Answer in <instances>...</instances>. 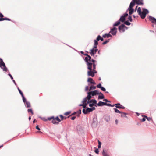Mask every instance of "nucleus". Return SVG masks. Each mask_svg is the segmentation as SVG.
<instances>
[{
    "label": "nucleus",
    "mask_w": 156,
    "mask_h": 156,
    "mask_svg": "<svg viewBox=\"0 0 156 156\" xmlns=\"http://www.w3.org/2000/svg\"><path fill=\"white\" fill-rule=\"evenodd\" d=\"M87 56L85 58V60L87 62V69L89 70L87 72V74L88 76L93 77L94 74L97 73L96 70V64L97 61L93 59H91V57L87 54H84Z\"/></svg>",
    "instance_id": "f257e3e1"
},
{
    "label": "nucleus",
    "mask_w": 156,
    "mask_h": 156,
    "mask_svg": "<svg viewBox=\"0 0 156 156\" xmlns=\"http://www.w3.org/2000/svg\"><path fill=\"white\" fill-rule=\"evenodd\" d=\"M48 120H52V122L54 124H58L59 122L61 121L60 119L58 116L55 118L53 116L49 117L48 118Z\"/></svg>",
    "instance_id": "f03ea898"
},
{
    "label": "nucleus",
    "mask_w": 156,
    "mask_h": 156,
    "mask_svg": "<svg viewBox=\"0 0 156 156\" xmlns=\"http://www.w3.org/2000/svg\"><path fill=\"white\" fill-rule=\"evenodd\" d=\"M149 12L148 10L145 9H143V11L141 12L140 14H139L141 18L142 19H144L145 17L147 14Z\"/></svg>",
    "instance_id": "7ed1b4c3"
},
{
    "label": "nucleus",
    "mask_w": 156,
    "mask_h": 156,
    "mask_svg": "<svg viewBox=\"0 0 156 156\" xmlns=\"http://www.w3.org/2000/svg\"><path fill=\"white\" fill-rule=\"evenodd\" d=\"M0 67L4 71H7V69L5 66V63L2 58H0Z\"/></svg>",
    "instance_id": "20e7f679"
},
{
    "label": "nucleus",
    "mask_w": 156,
    "mask_h": 156,
    "mask_svg": "<svg viewBox=\"0 0 156 156\" xmlns=\"http://www.w3.org/2000/svg\"><path fill=\"white\" fill-rule=\"evenodd\" d=\"M97 105L98 106H102L103 105H107L108 106L113 107L114 106V105H112L110 104L107 103L105 102H104L100 101L97 104Z\"/></svg>",
    "instance_id": "39448f33"
},
{
    "label": "nucleus",
    "mask_w": 156,
    "mask_h": 156,
    "mask_svg": "<svg viewBox=\"0 0 156 156\" xmlns=\"http://www.w3.org/2000/svg\"><path fill=\"white\" fill-rule=\"evenodd\" d=\"M98 51V49H97V47L95 46L94 48L90 50V53L91 56H94V54L96 53Z\"/></svg>",
    "instance_id": "423d86ee"
},
{
    "label": "nucleus",
    "mask_w": 156,
    "mask_h": 156,
    "mask_svg": "<svg viewBox=\"0 0 156 156\" xmlns=\"http://www.w3.org/2000/svg\"><path fill=\"white\" fill-rule=\"evenodd\" d=\"M127 28V27L125 26L124 24H122L121 26H119V30L120 32H124L125 30L124 28Z\"/></svg>",
    "instance_id": "0eeeda50"
},
{
    "label": "nucleus",
    "mask_w": 156,
    "mask_h": 156,
    "mask_svg": "<svg viewBox=\"0 0 156 156\" xmlns=\"http://www.w3.org/2000/svg\"><path fill=\"white\" fill-rule=\"evenodd\" d=\"M117 31V28L114 27L111 30V31H110V33H111L112 35H114L116 34Z\"/></svg>",
    "instance_id": "6e6552de"
},
{
    "label": "nucleus",
    "mask_w": 156,
    "mask_h": 156,
    "mask_svg": "<svg viewBox=\"0 0 156 156\" xmlns=\"http://www.w3.org/2000/svg\"><path fill=\"white\" fill-rule=\"evenodd\" d=\"M134 3L138 5H143L144 3L143 0H133Z\"/></svg>",
    "instance_id": "1a4fd4ad"
},
{
    "label": "nucleus",
    "mask_w": 156,
    "mask_h": 156,
    "mask_svg": "<svg viewBox=\"0 0 156 156\" xmlns=\"http://www.w3.org/2000/svg\"><path fill=\"white\" fill-rule=\"evenodd\" d=\"M128 15L127 13L125 14L123 16H122L120 18L119 21L122 22H124L125 20V18Z\"/></svg>",
    "instance_id": "9d476101"
},
{
    "label": "nucleus",
    "mask_w": 156,
    "mask_h": 156,
    "mask_svg": "<svg viewBox=\"0 0 156 156\" xmlns=\"http://www.w3.org/2000/svg\"><path fill=\"white\" fill-rule=\"evenodd\" d=\"M113 105H114L115 106V107L118 108H122V109H125V107L123 106L122 105H121L120 103H117Z\"/></svg>",
    "instance_id": "9b49d317"
},
{
    "label": "nucleus",
    "mask_w": 156,
    "mask_h": 156,
    "mask_svg": "<svg viewBox=\"0 0 156 156\" xmlns=\"http://www.w3.org/2000/svg\"><path fill=\"white\" fill-rule=\"evenodd\" d=\"M92 112L91 109L89 108H87L86 110H85L84 109H83V113L85 114H87L88 112Z\"/></svg>",
    "instance_id": "f8f14e48"
},
{
    "label": "nucleus",
    "mask_w": 156,
    "mask_h": 156,
    "mask_svg": "<svg viewBox=\"0 0 156 156\" xmlns=\"http://www.w3.org/2000/svg\"><path fill=\"white\" fill-rule=\"evenodd\" d=\"M81 110L80 109L77 112H74V113H72L70 115L68 116V118H69V117L70 116L75 115L77 114H78L77 115L78 116H80V115L81 114Z\"/></svg>",
    "instance_id": "ddd939ff"
},
{
    "label": "nucleus",
    "mask_w": 156,
    "mask_h": 156,
    "mask_svg": "<svg viewBox=\"0 0 156 156\" xmlns=\"http://www.w3.org/2000/svg\"><path fill=\"white\" fill-rule=\"evenodd\" d=\"M90 93H91V95L92 96H94V95H96L97 94H99V93L98 91L95 90L93 91L90 92Z\"/></svg>",
    "instance_id": "4468645a"
},
{
    "label": "nucleus",
    "mask_w": 156,
    "mask_h": 156,
    "mask_svg": "<svg viewBox=\"0 0 156 156\" xmlns=\"http://www.w3.org/2000/svg\"><path fill=\"white\" fill-rule=\"evenodd\" d=\"M87 82H90L91 84H95L96 83L94 82V80H93V79L91 78H89L87 79Z\"/></svg>",
    "instance_id": "2eb2a0df"
},
{
    "label": "nucleus",
    "mask_w": 156,
    "mask_h": 156,
    "mask_svg": "<svg viewBox=\"0 0 156 156\" xmlns=\"http://www.w3.org/2000/svg\"><path fill=\"white\" fill-rule=\"evenodd\" d=\"M103 37L104 38H105L106 37L108 38L109 37H112V36L109 33H108L105 34L103 36Z\"/></svg>",
    "instance_id": "dca6fc26"
},
{
    "label": "nucleus",
    "mask_w": 156,
    "mask_h": 156,
    "mask_svg": "<svg viewBox=\"0 0 156 156\" xmlns=\"http://www.w3.org/2000/svg\"><path fill=\"white\" fill-rule=\"evenodd\" d=\"M91 93H90L89 92L88 93V95L86 98L88 100H89L90 99L91 97Z\"/></svg>",
    "instance_id": "f3484780"
},
{
    "label": "nucleus",
    "mask_w": 156,
    "mask_h": 156,
    "mask_svg": "<svg viewBox=\"0 0 156 156\" xmlns=\"http://www.w3.org/2000/svg\"><path fill=\"white\" fill-rule=\"evenodd\" d=\"M135 3H134L133 2H131L130 3V5L129 8L133 9V7L135 5Z\"/></svg>",
    "instance_id": "a211bd4d"
},
{
    "label": "nucleus",
    "mask_w": 156,
    "mask_h": 156,
    "mask_svg": "<svg viewBox=\"0 0 156 156\" xmlns=\"http://www.w3.org/2000/svg\"><path fill=\"white\" fill-rule=\"evenodd\" d=\"M99 94H100L101 95H99L98 96V99H102L104 98V96L103 95V94L101 92H100L99 93Z\"/></svg>",
    "instance_id": "6ab92c4d"
},
{
    "label": "nucleus",
    "mask_w": 156,
    "mask_h": 156,
    "mask_svg": "<svg viewBox=\"0 0 156 156\" xmlns=\"http://www.w3.org/2000/svg\"><path fill=\"white\" fill-rule=\"evenodd\" d=\"M8 20V21H10L11 20L10 19L8 18H0V21H2L3 20Z\"/></svg>",
    "instance_id": "aec40b11"
},
{
    "label": "nucleus",
    "mask_w": 156,
    "mask_h": 156,
    "mask_svg": "<svg viewBox=\"0 0 156 156\" xmlns=\"http://www.w3.org/2000/svg\"><path fill=\"white\" fill-rule=\"evenodd\" d=\"M128 10L129 11V14L130 15L132 14L133 12L134 9H133L128 8Z\"/></svg>",
    "instance_id": "412c9836"
},
{
    "label": "nucleus",
    "mask_w": 156,
    "mask_h": 156,
    "mask_svg": "<svg viewBox=\"0 0 156 156\" xmlns=\"http://www.w3.org/2000/svg\"><path fill=\"white\" fill-rule=\"evenodd\" d=\"M101 40V41H102L104 40V39L102 38L100 35H98L97 38V40Z\"/></svg>",
    "instance_id": "4be33fe9"
},
{
    "label": "nucleus",
    "mask_w": 156,
    "mask_h": 156,
    "mask_svg": "<svg viewBox=\"0 0 156 156\" xmlns=\"http://www.w3.org/2000/svg\"><path fill=\"white\" fill-rule=\"evenodd\" d=\"M87 105V103H83V104H80L79 105L80 106H82L83 108H86V106Z\"/></svg>",
    "instance_id": "5701e85b"
},
{
    "label": "nucleus",
    "mask_w": 156,
    "mask_h": 156,
    "mask_svg": "<svg viewBox=\"0 0 156 156\" xmlns=\"http://www.w3.org/2000/svg\"><path fill=\"white\" fill-rule=\"evenodd\" d=\"M26 104V106L27 108H30L31 107L30 103L28 102H26L25 103Z\"/></svg>",
    "instance_id": "b1692460"
},
{
    "label": "nucleus",
    "mask_w": 156,
    "mask_h": 156,
    "mask_svg": "<svg viewBox=\"0 0 156 156\" xmlns=\"http://www.w3.org/2000/svg\"><path fill=\"white\" fill-rule=\"evenodd\" d=\"M121 114V117H126V113L124 112H121V113H120Z\"/></svg>",
    "instance_id": "393cba45"
},
{
    "label": "nucleus",
    "mask_w": 156,
    "mask_h": 156,
    "mask_svg": "<svg viewBox=\"0 0 156 156\" xmlns=\"http://www.w3.org/2000/svg\"><path fill=\"white\" fill-rule=\"evenodd\" d=\"M59 116L60 117V118H61V120H60L61 121V120H63V119H66L67 117H64V116H63L62 115H59Z\"/></svg>",
    "instance_id": "a878e982"
},
{
    "label": "nucleus",
    "mask_w": 156,
    "mask_h": 156,
    "mask_svg": "<svg viewBox=\"0 0 156 156\" xmlns=\"http://www.w3.org/2000/svg\"><path fill=\"white\" fill-rule=\"evenodd\" d=\"M120 21H118L116 22L113 25L114 26H117L120 24Z\"/></svg>",
    "instance_id": "bb28decb"
},
{
    "label": "nucleus",
    "mask_w": 156,
    "mask_h": 156,
    "mask_svg": "<svg viewBox=\"0 0 156 156\" xmlns=\"http://www.w3.org/2000/svg\"><path fill=\"white\" fill-rule=\"evenodd\" d=\"M96 88V87L95 86H91L89 90L90 91L92 89H95Z\"/></svg>",
    "instance_id": "cd10ccee"
},
{
    "label": "nucleus",
    "mask_w": 156,
    "mask_h": 156,
    "mask_svg": "<svg viewBox=\"0 0 156 156\" xmlns=\"http://www.w3.org/2000/svg\"><path fill=\"white\" fill-rule=\"evenodd\" d=\"M90 103H93L94 104H96L97 101L95 99H92L90 100Z\"/></svg>",
    "instance_id": "c85d7f7f"
},
{
    "label": "nucleus",
    "mask_w": 156,
    "mask_h": 156,
    "mask_svg": "<svg viewBox=\"0 0 156 156\" xmlns=\"http://www.w3.org/2000/svg\"><path fill=\"white\" fill-rule=\"evenodd\" d=\"M113 109H114L115 112L116 113H121V112L117 108H113Z\"/></svg>",
    "instance_id": "c756f323"
},
{
    "label": "nucleus",
    "mask_w": 156,
    "mask_h": 156,
    "mask_svg": "<svg viewBox=\"0 0 156 156\" xmlns=\"http://www.w3.org/2000/svg\"><path fill=\"white\" fill-rule=\"evenodd\" d=\"M102 155L103 156H109L106 152H105L104 150H103L102 152Z\"/></svg>",
    "instance_id": "7c9ffc66"
},
{
    "label": "nucleus",
    "mask_w": 156,
    "mask_h": 156,
    "mask_svg": "<svg viewBox=\"0 0 156 156\" xmlns=\"http://www.w3.org/2000/svg\"><path fill=\"white\" fill-rule=\"evenodd\" d=\"M28 112H31V115H33L34 114V113L33 112L32 110L31 109H28Z\"/></svg>",
    "instance_id": "2f4dec72"
},
{
    "label": "nucleus",
    "mask_w": 156,
    "mask_h": 156,
    "mask_svg": "<svg viewBox=\"0 0 156 156\" xmlns=\"http://www.w3.org/2000/svg\"><path fill=\"white\" fill-rule=\"evenodd\" d=\"M98 41H99V40H97V38L96 39V40H94V45L95 46H97L98 45Z\"/></svg>",
    "instance_id": "473e14b6"
},
{
    "label": "nucleus",
    "mask_w": 156,
    "mask_h": 156,
    "mask_svg": "<svg viewBox=\"0 0 156 156\" xmlns=\"http://www.w3.org/2000/svg\"><path fill=\"white\" fill-rule=\"evenodd\" d=\"M141 12V8L139 7L138 8L137 12L138 13V14H140Z\"/></svg>",
    "instance_id": "72a5a7b5"
},
{
    "label": "nucleus",
    "mask_w": 156,
    "mask_h": 156,
    "mask_svg": "<svg viewBox=\"0 0 156 156\" xmlns=\"http://www.w3.org/2000/svg\"><path fill=\"white\" fill-rule=\"evenodd\" d=\"M146 117V119L148 121H150L152 120V119L151 117H148L147 116H145Z\"/></svg>",
    "instance_id": "f704fd0d"
},
{
    "label": "nucleus",
    "mask_w": 156,
    "mask_h": 156,
    "mask_svg": "<svg viewBox=\"0 0 156 156\" xmlns=\"http://www.w3.org/2000/svg\"><path fill=\"white\" fill-rule=\"evenodd\" d=\"M124 24L127 25H129L130 24V23L128 21H126L124 22Z\"/></svg>",
    "instance_id": "c9c22d12"
},
{
    "label": "nucleus",
    "mask_w": 156,
    "mask_h": 156,
    "mask_svg": "<svg viewBox=\"0 0 156 156\" xmlns=\"http://www.w3.org/2000/svg\"><path fill=\"white\" fill-rule=\"evenodd\" d=\"M71 113V112H66L65 113H64V115H69V114H70Z\"/></svg>",
    "instance_id": "e433bc0d"
},
{
    "label": "nucleus",
    "mask_w": 156,
    "mask_h": 156,
    "mask_svg": "<svg viewBox=\"0 0 156 156\" xmlns=\"http://www.w3.org/2000/svg\"><path fill=\"white\" fill-rule=\"evenodd\" d=\"M87 99L86 98H84L82 101L83 103H87Z\"/></svg>",
    "instance_id": "4c0bfd02"
},
{
    "label": "nucleus",
    "mask_w": 156,
    "mask_h": 156,
    "mask_svg": "<svg viewBox=\"0 0 156 156\" xmlns=\"http://www.w3.org/2000/svg\"><path fill=\"white\" fill-rule=\"evenodd\" d=\"M22 96V97L23 98V102L24 103H25V102H27L26 101V99L24 97V95H23V96Z\"/></svg>",
    "instance_id": "58836bf2"
},
{
    "label": "nucleus",
    "mask_w": 156,
    "mask_h": 156,
    "mask_svg": "<svg viewBox=\"0 0 156 156\" xmlns=\"http://www.w3.org/2000/svg\"><path fill=\"white\" fill-rule=\"evenodd\" d=\"M145 115L143 116V118L142 119V121L143 122H144L146 120V117H145Z\"/></svg>",
    "instance_id": "ea45409f"
},
{
    "label": "nucleus",
    "mask_w": 156,
    "mask_h": 156,
    "mask_svg": "<svg viewBox=\"0 0 156 156\" xmlns=\"http://www.w3.org/2000/svg\"><path fill=\"white\" fill-rule=\"evenodd\" d=\"M98 148H100L101 147V143L99 140H98Z\"/></svg>",
    "instance_id": "a19ab883"
},
{
    "label": "nucleus",
    "mask_w": 156,
    "mask_h": 156,
    "mask_svg": "<svg viewBox=\"0 0 156 156\" xmlns=\"http://www.w3.org/2000/svg\"><path fill=\"white\" fill-rule=\"evenodd\" d=\"M18 90H19V93H20V94L22 96L23 95V93L21 91L19 88H18Z\"/></svg>",
    "instance_id": "79ce46f5"
},
{
    "label": "nucleus",
    "mask_w": 156,
    "mask_h": 156,
    "mask_svg": "<svg viewBox=\"0 0 156 156\" xmlns=\"http://www.w3.org/2000/svg\"><path fill=\"white\" fill-rule=\"evenodd\" d=\"M109 40H107V41H105V42H103L102 43V44L103 45L105 44H106L107 43L109 42Z\"/></svg>",
    "instance_id": "37998d69"
},
{
    "label": "nucleus",
    "mask_w": 156,
    "mask_h": 156,
    "mask_svg": "<svg viewBox=\"0 0 156 156\" xmlns=\"http://www.w3.org/2000/svg\"><path fill=\"white\" fill-rule=\"evenodd\" d=\"M97 87L98 88H101L102 87L100 83L97 85Z\"/></svg>",
    "instance_id": "c03bdc74"
},
{
    "label": "nucleus",
    "mask_w": 156,
    "mask_h": 156,
    "mask_svg": "<svg viewBox=\"0 0 156 156\" xmlns=\"http://www.w3.org/2000/svg\"><path fill=\"white\" fill-rule=\"evenodd\" d=\"M128 20L131 22L132 21V17L130 16H129L128 18Z\"/></svg>",
    "instance_id": "a18cd8bd"
},
{
    "label": "nucleus",
    "mask_w": 156,
    "mask_h": 156,
    "mask_svg": "<svg viewBox=\"0 0 156 156\" xmlns=\"http://www.w3.org/2000/svg\"><path fill=\"white\" fill-rule=\"evenodd\" d=\"M95 152L96 153V154H98V153H99V151H98V149H96L95 150Z\"/></svg>",
    "instance_id": "49530a36"
},
{
    "label": "nucleus",
    "mask_w": 156,
    "mask_h": 156,
    "mask_svg": "<svg viewBox=\"0 0 156 156\" xmlns=\"http://www.w3.org/2000/svg\"><path fill=\"white\" fill-rule=\"evenodd\" d=\"M101 89V90L104 91H105L106 90L103 87H102Z\"/></svg>",
    "instance_id": "de8ad7c7"
},
{
    "label": "nucleus",
    "mask_w": 156,
    "mask_h": 156,
    "mask_svg": "<svg viewBox=\"0 0 156 156\" xmlns=\"http://www.w3.org/2000/svg\"><path fill=\"white\" fill-rule=\"evenodd\" d=\"M4 17L3 15L1 13H0V17L2 18Z\"/></svg>",
    "instance_id": "09e8293b"
},
{
    "label": "nucleus",
    "mask_w": 156,
    "mask_h": 156,
    "mask_svg": "<svg viewBox=\"0 0 156 156\" xmlns=\"http://www.w3.org/2000/svg\"><path fill=\"white\" fill-rule=\"evenodd\" d=\"M94 105V104H90L89 106L90 107H92Z\"/></svg>",
    "instance_id": "8fccbe9b"
},
{
    "label": "nucleus",
    "mask_w": 156,
    "mask_h": 156,
    "mask_svg": "<svg viewBox=\"0 0 156 156\" xmlns=\"http://www.w3.org/2000/svg\"><path fill=\"white\" fill-rule=\"evenodd\" d=\"M36 128L37 129L40 130V128L38 126H37L36 127Z\"/></svg>",
    "instance_id": "3c124183"
},
{
    "label": "nucleus",
    "mask_w": 156,
    "mask_h": 156,
    "mask_svg": "<svg viewBox=\"0 0 156 156\" xmlns=\"http://www.w3.org/2000/svg\"><path fill=\"white\" fill-rule=\"evenodd\" d=\"M76 116H73L71 118V119L72 120H74L76 118Z\"/></svg>",
    "instance_id": "603ef678"
},
{
    "label": "nucleus",
    "mask_w": 156,
    "mask_h": 156,
    "mask_svg": "<svg viewBox=\"0 0 156 156\" xmlns=\"http://www.w3.org/2000/svg\"><path fill=\"white\" fill-rule=\"evenodd\" d=\"M8 75L10 76V77H11V79L12 80L13 79V78L12 76L10 74H9Z\"/></svg>",
    "instance_id": "864d4df0"
},
{
    "label": "nucleus",
    "mask_w": 156,
    "mask_h": 156,
    "mask_svg": "<svg viewBox=\"0 0 156 156\" xmlns=\"http://www.w3.org/2000/svg\"><path fill=\"white\" fill-rule=\"evenodd\" d=\"M103 101L106 102H108V100L107 99H105L103 100Z\"/></svg>",
    "instance_id": "5fc2aeb1"
},
{
    "label": "nucleus",
    "mask_w": 156,
    "mask_h": 156,
    "mask_svg": "<svg viewBox=\"0 0 156 156\" xmlns=\"http://www.w3.org/2000/svg\"><path fill=\"white\" fill-rule=\"evenodd\" d=\"M92 109V111L93 110H94L95 109V108L94 107H93L91 108Z\"/></svg>",
    "instance_id": "6e6d98bb"
},
{
    "label": "nucleus",
    "mask_w": 156,
    "mask_h": 156,
    "mask_svg": "<svg viewBox=\"0 0 156 156\" xmlns=\"http://www.w3.org/2000/svg\"><path fill=\"white\" fill-rule=\"evenodd\" d=\"M85 90H88V86L86 87Z\"/></svg>",
    "instance_id": "4d7b16f0"
},
{
    "label": "nucleus",
    "mask_w": 156,
    "mask_h": 156,
    "mask_svg": "<svg viewBox=\"0 0 156 156\" xmlns=\"http://www.w3.org/2000/svg\"><path fill=\"white\" fill-rule=\"evenodd\" d=\"M118 120L117 119H116L115 120V123H116V124H117L118 123Z\"/></svg>",
    "instance_id": "13d9d810"
},
{
    "label": "nucleus",
    "mask_w": 156,
    "mask_h": 156,
    "mask_svg": "<svg viewBox=\"0 0 156 156\" xmlns=\"http://www.w3.org/2000/svg\"><path fill=\"white\" fill-rule=\"evenodd\" d=\"M110 119L109 117H108V119H107V120H106V121H108L110 120Z\"/></svg>",
    "instance_id": "bf43d9fd"
},
{
    "label": "nucleus",
    "mask_w": 156,
    "mask_h": 156,
    "mask_svg": "<svg viewBox=\"0 0 156 156\" xmlns=\"http://www.w3.org/2000/svg\"><path fill=\"white\" fill-rule=\"evenodd\" d=\"M36 121V120L35 119H34V121H33V123H34Z\"/></svg>",
    "instance_id": "052dcab7"
},
{
    "label": "nucleus",
    "mask_w": 156,
    "mask_h": 156,
    "mask_svg": "<svg viewBox=\"0 0 156 156\" xmlns=\"http://www.w3.org/2000/svg\"><path fill=\"white\" fill-rule=\"evenodd\" d=\"M31 119V116H29V120H30V119Z\"/></svg>",
    "instance_id": "680f3d73"
},
{
    "label": "nucleus",
    "mask_w": 156,
    "mask_h": 156,
    "mask_svg": "<svg viewBox=\"0 0 156 156\" xmlns=\"http://www.w3.org/2000/svg\"><path fill=\"white\" fill-rule=\"evenodd\" d=\"M89 103H90V101H88L87 102V104Z\"/></svg>",
    "instance_id": "e2e57ef3"
},
{
    "label": "nucleus",
    "mask_w": 156,
    "mask_h": 156,
    "mask_svg": "<svg viewBox=\"0 0 156 156\" xmlns=\"http://www.w3.org/2000/svg\"><path fill=\"white\" fill-rule=\"evenodd\" d=\"M47 120H48V119H43V120L44 121H46Z\"/></svg>",
    "instance_id": "0e129e2a"
},
{
    "label": "nucleus",
    "mask_w": 156,
    "mask_h": 156,
    "mask_svg": "<svg viewBox=\"0 0 156 156\" xmlns=\"http://www.w3.org/2000/svg\"><path fill=\"white\" fill-rule=\"evenodd\" d=\"M81 53L82 54H84V52L83 51H81Z\"/></svg>",
    "instance_id": "69168bd1"
},
{
    "label": "nucleus",
    "mask_w": 156,
    "mask_h": 156,
    "mask_svg": "<svg viewBox=\"0 0 156 156\" xmlns=\"http://www.w3.org/2000/svg\"><path fill=\"white\" fill-rule=\"evenodd\" d=\"M3 146V145L0 146V148H1V147H2Z\"/></svg>",
    "instance_id": "338daca9"
},
{
    "label": "nucleus",
    "mask_w": 156,
    "mask_h": 156,
    "mask_svg": "<svg viewBox=\"0 0 156 156\" xmlns=\"http://www.w3.org/2000/svg\"><path fill=\"white\" fill-rule=\"evenodd\" d=\"M89 156H93L91 155V154H90L89 155Z\"/></svg>",
    "instance_id": "774afa93"
}]
</instances>
